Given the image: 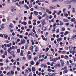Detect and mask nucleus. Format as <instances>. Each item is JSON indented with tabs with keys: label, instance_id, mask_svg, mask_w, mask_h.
I'll use <instances>...</instances> for the list:
<instances>
[{
	"label": "nucleus",
	"instance_id": "obj_1",
	"mask_svg": "<svg viewBox=\"0 0 76 76\" xmlns=\"http://www.w3.org/2000/svg\"><path fill=\"white\" fill-rule=\"evenodd\" d=\"M41 21L42 22V26H43L44 25H45V24H46V23L45 22V19H43Z\"/></svg>",
	"mask_w": 76,
	"mask_h": 76
},
{
	"label": "nucleus",
	"instance_id": "obj_2",
	"mask_svg": "<svg viewBox=\"0 0 76 76\" xmlns=\"http://www.w3.org/2000/svg\"><path fill=\"white\" fill-rule=\"evenodd\" d=\"M64 3H65V4H70V3H72V1H70L67 0V1H65L64 2Z\"/></svg>",
	"mask_w": 76,
	"mask_h": 76
},
{
	"label": "nucleus",
	"instance_id": "obj_3",
	"mask_svg": "<svg viewBox=\"0 0 76 76\" xmlns=\"http://www.w3.org/2000/svg\"><path fill=\"white\" fill-rule=\"evenodd\" d=\"M26 42V41H25L23 39H21L20 41V43L21 44H25Z\"/></svg>",
	"mask_w": 76,
	"mask_h": 76
},
{
	"label": "nucleus",
	"instance_id": "obj_4",
	"mask_svg": "<svg viewBox=\"0 0 76 76\" xmlns=\"http://www.w3.org/2000/svg\"><path fill=\"white\" fill-rule=\"evenodd\" d=\"M11 9L12 12H13L14 10L15 11L16 9H15V6H12L11 7Z\"/></svg>",
	"mask_w": 76,
	"mask_h": 76
},
{
	"label": "nucleus",
	"instance_id": "obj_5",
	"mask_svg": "<svg viewBox=\"0 0 76 76\" xmlns=\"http://www.w3.org/2000/svg\"><path fill=\"white\" fill-rule=\"evenodd\" d=\"M4 28V25L2 24V26L0 25V30H2Z\"/></svg>",
	"mask_w": 76,
	"mask_h": 76
},
{
	"label": "nucleus",
	"instance_id": "obj_6",
	"mask_svg": "<svg viewBox=\"0 0 76 76\" xmlns=\"http://www.w3.org/2000/svg\"><path fill=\"white\" fill-rule=\"evenodd\" d=\"M57 60H58V58H52L51 61H53L54 62H56V61H57Z\"/></svg>",
	"mask_w": 76,
	"mask_h": 76
},
{
	"label": "nucleus",
	"instance_id": "obj_7",
	"mask_svg": "<svg viewBox=\"0 0 76 76\" xmlns=\"http://www.w3.org/2000/svg\"><path fill=\"white\" fill-rule=\"evenodd\" d=\"M75 20H76V19L74 18L71 19V21L72 22H75Z\"/></svg>",
	"mask_w": 76,
	"mask_h": 76
},
{
	"label": "nucleus",
	"instance_id": "obj_8",
	"mask_svg": "<svg viewBox=\"0 0 76 76\" xmlns=\"http://www.w3.org/2000/svg\"><path fill=\"white\" fill-rule=\"evenodd\" d=\"M20 56H23V50H21L20 53Z\"/></svg>",
	"mask_w": 76,
	"mask_h": 76
},
{
	"label": "nucleus",
	"instance_id": "obj_9",
	"mask_svg": "<svg viewBox=\"0 0 76 76\" xmlns=\"http://www.w3.org/2000/svg\"><path fill=\"white\" fill-rule=\"evenodd\" d=\"M52 6H50V8L51 9H56V6H53V7Z\"/></svg>",
	"mask_w": 76,
	"mask_h": 76
},
{
	"label": "nucleus",
	"instance_id": "obj_10",
	"mask_svg": "<svg viewBox=\"0 0 76 76\" xmlns=\"http://www.w3.org/2000/svg\"><path fill=\"white\" fill-rule=\"evenodd\" d=\"M42 28L43 31H46V27L43 26L42 27Z\"/></svg>",
	"mask_w": 76,
	"mask_h": 76
},
{
	"label": "nucleus",
	"instance_id": "obj_11",
	"mask_svg": "<svg viewBox=\"0 0 76 76\" xmlns=\"http://www.w3.org/2000/svg\"><path fill=\"white\" fill-rule=\"evenodd\" d=\"M73 66V67H76V63H73L71 64Z\"/></svg>",
	"mask_w": 76,
	"mask_h": 76
},
{
	"label": "nucleus",
	"instance_id": "obj_12",
	"mask_svg": "<svg viewBox=\"0 0 76 76\" xmlns=\"http://www.w3.org/2000/svg\"><path fill=\"white\" fill-rule=\"evenodd\" d=\"M62 40V38L61 37H60L59 38L57 39V41H61Z\"/></svg>",
	"mask_w": 76,
	"mask_h": 76
},
{
	"label": "nucleus",
	"instance_id": "obj_13",
	"mask_svg": "<svg viewBox=\"0 0 76 76\" xmlns=\"http://www.w3.org/2000/svg\"><path fill=\"white\" fill-rule=\"evenodd\" d=\"M5 69H6V70H9L10 69V67L9 66H7V68L6 67L5 68Z\"/></svg>",
	"mask_w": 76,
	"mask_h": 76
},
{
	"label": "nucleus",
	"instance_id": "obj_14",
	"mask_svg": "<svg viewBox=\"0 0 76 76\" xmlns=\"http://www.w3.org/2000/svg\"><path fill=\"white\" fill-rule=\"evenodd\" d=\"M11 73L12 75H13L15 74V73L14 72V70H12L11 71Z\"/></svg>",
	"mask_w": 76,
	"mask_h": 76
},
{
	"label": "nucleus",
	"instance_id": "obj_15",
	"mask_svg": "<svg viewBox=\"0 0 76 76\" xmlns=\"http://www.w3.org/2000/svg\"><path fill=\"white\" fill-rule=\"evenodd\" d=\"M34 13L35 14V15L36 16H37L38 15V12L37 11H34Z\"/></svg>",
	"mask_w": 76,
	"mask_h": 76
},
{
	"label": "nucleus",
	"instance_id": "obj_16",
	"mask_svg": "<svg viewBox=\"0 0 76 76\" xmlns=\"http://www.w3.org/2000/svg\"><path fill=\"white\" fill-rule=\"evenodd\" d=\"M63 21H64V22H69V20H67V19L65 18V19H63Z\"/></svg>",
	"mask_w": 76,
	"mask_h": 76
},
{
	"label": "nucleus",
	"instance_id": "obj_17",
	"mask_svg": "<svg viewBox=\"0 0 76 76\" xmlns=\"http://www.w3.org/2000/svg\"><path fill=\"white\" fill-rule=\"evenodd\" d=\"M45 19L46 20H48L49 19V16L48 15H47L46 16Z\"/></svg>",
	"mask_w": 76,
	"mask_h": 76
},
{
	"label": "nucleus",
	"instance_id": "obj_18",
	"mask_svg": "<svg viewBox=\"0 0 76 76\" xmlns=\"http://www.w3.org/2000/svg\"><path fill=\"white\" fill-rule=\"evenodd\" d=\"M68 70H67V69L66 70H64V71H63V72L64 73V74L65 73H67V72H68Z\"/></svg>",
	"mask_w": 76,
	"mask_h": 76
},
{
	"label": "nucleus",
	"instance_id": "obj_19",
	"mask_svg": "<svg viewBox=\"0 0 76 76\" xmlns=\"http://www.w3.org/2000/svg\"><path fill=\"white\" fill-rule=\"evenodd\" d=\"M24 7L27 9H29V7H28V6L26 5V4L25 5Z\"/></svg>",
	"mask_w": 76,
	"mask_h": 76
},
{
	"label": "nucleus",
	"instance_id": "obj_20",
	"mask_svg": "<svg viewBox=\"0 0 76 76\" xmlns=\"http://www.w3.org/2000/svg\"><path fill=\"white\" fill-rule=\"evenodd\" d=\"M69 50H72L73 49V46H70L69 47Z\"/></svg>",
	"mask_w": 76,
	"mask_h": 76
},
{
	"label": "nucleus",
	"instance_id": "obj_21",
	"mask_svg": "<svg viewBox=\"0 0 76 76\" xmlns=\"http://www.w3.org/2000/svg\"><path fill=\"white\" fill-rule=\"evenodd\" d=\"M31 36L32 37H34V33L33 32L31 31Z\"/></svg>",
	"mask_w": 76,
	"mask_h": 76
},
{
	"label": "nucleus",
	"instance_id": "obj_22",
	"mask_svg": "<svg viewBox=\"0 0 76 76\" xmlns=\"http://www.w3.org/2000/svg\"><path fill=\"white\" fill-rule=\"evenodd\" d=\"M68 34H69V32L67 31H66L64 33V35L65 36V35H67Z\"/></svg>",
	"mask_w": 76,
	"mask_h": 76
},
{
	"label": "nucleus",
	"instance_id": "obj_23",
	"mask_svg": "<svg viewBox=\"0 0 76 76\" xmlns=\"http://www.w3.org/2000/svg\"><path fill=\"white\" fill-rule=\"evenodd\" d=\"M72 3H76V0H70Z\"/></svg>",
	"mask_w": 76,
	"mask_h": 76
},
{
	"label": "nucleus",
	"instance_id": "obj_24",
	"mask_svg": "<svg viewBox=\"0 0 76 76\" xmlns=\"http://www.w3.org/2000/svg\"><path fill=\"white\" fill-rule=\"evenodd\" d=\"M30 50H34V47L32 46H31L30 48Z\"/></svg>",
	"mask_w": 76,
	"mask_h": 76
},
{
	"label": "nucleus",
	"instance_id": "obj_25",
	"mask_svg": "<svg viewBox=\"0 0 76 76\" xmlns=\"http://www.w3.org/2000/svg\"><path fill=\"white\" fill-rule=\"evenodd\" d=\"M10 53L11 55H14V51H11L10 52Z\"/></svg>",
	"mask_w": 76,
	"mask_h": 76
},
{
	"label": "nucleus",
	"instance_id": "obj_26",
	"mask_svg": "<svg viewBox=\"0 0 76 76\" xmlns=\"http://www.w3.org/2000/svg\"><path fill=\"white\" fill-rule=\"evenodd\" d=\"M4 54L5 56H7V51H6V50L5 51V52L4 53Z\"/></svg>",
	"mask_w": 76,
	"mask_h": 76
},
{
	"label": "nucleus",
	"instance_id": "obj_27",
	"mask_svg": "<svg viewBox=\"0 0 76 76\" xmlns=\"http://www.w3.org/2000/svg\"><path fill=\"white\" fill-rule=\"evenodd\" d=\"M59 22L60 23L59 24L60 25L62 26L63 25V22L61 21H60Z\"/></svg>",
	"mask_w": 76,
	"mask_h": 76
},
{
	"label": "nucleus",
	"instance_id": "obj_28",
	"mask_svg": "<svg viewBox=\"0 0 76 76\" xmlns=\"http://www.w3.org/2000/svg\"><path fill=\"white\" fill-rule=\"evenodd\" d=\"M32 70L33 72H34V71H35V70H36V69L34 67H33L32 69Z\"/></svg>",
	"mask_w": 76,
	"mask_h": 76
},
{
	"label": "nucleus",
	"instance_id": "obj_29",
	"mask_svg": "<svg viewBox=\"0 0 76 76\" xmlns=\"http://www.w3.org/2000/svg\"><path fill=\"white\" fill-rule=\"evenodd\" d=\"M61 64H62V66H63L64 65V61H62V62H61Z\"/></svg>",
	"mask_w": 76,
	"mask_h": 76
},
{
	"label": "nucleus",
	"instance_id": "obj_30",
	"mask_svg": "<svg viewBox=\"0 0 76 76\" xmlns=\"http://www.w3.org/2000/svg\"><path fill=\"white\" fill-rule=\"evenodd\" d=\"M38 57L37 56L36 57H35L34 59V61H37V60H38Z\"/></svg>",
	"mask_w": 76,
	"mask_h": 76
},
{
	"label": "nucleus",
	"instance_id": "obj_31",
	"mask_svg": "<svg viewBox=\"0 0 76 76\" xmlns=\"http://www.w3.org/2000/svg\"><path fill=\"white\" fill-rule=\"evenodd\" d=\"M68 57H69V56L67 55H65L64 56V58H65V59H67V58H68Z\"/></svg>",
	"mask_w": 76,
	"mask_h": 76
},
{
	"label": "nucleus",
	"instance_id": "obj_32",
	"mask_svg": "<svg viewBox=\"0 0 76 76\" xmlns=\"http://www.w3.org/2000/svg\"><path fill=\"white\" fill-rule=\"evenodd\" d=\"M28 6L30 8H31L32 7V4H30Z\"/></svg>",
	"mask_w": 76,
	"mask_h": 76
},
{
	"label": "nucleus",
	"instance_id": "obj_33",
	"mask_svg": "<svg viewBox=\"0 0 76 76\" xmlns=\"http://www.w3.org/2000/svg\"><path fill=\"white\" fill-rule=\"evenodd\" d=\"M28 45L26 44L25 45V49H27L28 48Z\"/></svg>",
	"mask_w": 76,
	"mask_h": 76
},
{
	"label": "nucleus",
	"instance_id": "obj_34",
	"mask_svg": "<svg viewBox=\"0 0 76 76\" xmlns=\"http://www.w3.org/2000/svg\"><path fill=\"white\" fill-rule=\"evenodd\" d=\"M13 26L10 25L9 26V28L10 29V28H13Z\"/></svg>",
	"mask_w": 76,
	"mask_h": 76
},
{
	"label": "nucleus",
	"instance_id": "obj_35",
	"mask_svg": "<svg viewBox=\"0 0 76 76\" xmlns=\"http://www.w3.org/2000/svg\"><path fill=\"white\" fill-rule=\"evenodd\" d=\"M42 39H43V40L45 41H47V38H45V37H43Z\"/></svg>",
	"mask_w": 76,
	"mask_h": 76
},
{
	"label": "nucleus",
	"instance_id": "obj_36",
	"mask_svg": "<svg viewBox=\"0 0 76 76\" xmlns=\"http://www.w3.org/2000/svg\"><path fill=\"white\" fill-rule=\"evenodd\" d=\"M20 50L19 49H18L17 50V51L18 53H20Z\"/></svg>",
	"mask_w": 76,
	"mask_h": 76
},
{
	"label": "nucleus",
	"instance_id": "obj_37",
	"mask_svg": "<svg viewBox=\"0 0 76 76\" xmlns=\"http://www.w3.org/2000/svg\"><path fill=\"white\" fill-rule=\"evenodd\" d=\"M58 64H55L54 66L55 68L56 69V68H57V67H58Z\"/></svg>",
	"mask_w": 76,
	"mask_h": 76
},
{
	"label": "nucleus",
	"instance_id": "obj_38",
	"mask_svg": "<svg viewBox=\"0 0 76 76\" xmlns=\"http://www.w3.org/2000/svg\"><path fill=\"white\" fill-rule=\"evenodd\" d=\"M56 25H57V24H56V23H55L53 24V27L54 29H56V28H55V27L56 26Z\"/></svg>",
	"mask_w": 76,
	"mask_h": 76
},
{
	"label": "nucleus",
	"instance_id": "obj_39",
	"mask_svg": "<svg viewBox=\"0 0 76 76\" xmlns=\"http://www.w3.org/2000/svg\"><path fill=\"white\" fill-rule=\"evenodd\" d=\"M66 51L65 50L62 51L61 52L62 54H66Z\"/></svg>",
	"mask_w": 76,
	"mask_h": 76
},
{
	"label": "nucleus",
	"instance_id": "obj_40",
	"mask_svg": "<svg viewBox=\"0 0 76 76\" xmlns=\"http://www.w3.org/2000/svg\"><path fill=\"white\" fill-rule=\"evenodd\" d=\"M31 65H34V61H32L31 62Z\"/></svg>",
	"mask_w": 76,
	"mask_h": 76
},
{
	"label": "nucleus",
	"instance_id": "obj_41",
	"mask_svg": "<svg viewBox=\"0 0 76 76\" xmlns=\"http://www.w3.org/2000/svg\"><path fill=\"white\" fill-rule=\"evenodd\" d=\"M43 10H45L46 9L44 7H42L41 8Z\"/></svg>",
	"mask_w": 76,
	"mask_h": 76
},
{
	"label": "nucleus",
	"instance_id": "obj_42",
	"mask_svg": "<svg viewBox=\"0 0 76 76\" xmlns=\"http://www.w3.org/2000/svg\"><path fill=\"white\" fill-rule=\"evenodd\" d=\"M31 55H29L28 56V60H31Z\"/></svg>",
	"mask_w": 76,
	"mask_h": 76
},
{
	"label": "nucleus",
	"instance_id": "obj_43",
	"mask_svg": "<svg viewBox=\"0 0 76 76\" xmlns=\"http://www.w3.org/2000/svg\"><path fill=\"white\" fill-rule=\"evenodd\" d=\"M32 76V72H31L29 73V75L28 76Z\"/></svg>",
	"mask_w": 76,
	"mask_h": 76
},
{
	"label": "nucleus",
	"instance_id": "obj_44",
	"mask_svg": "<svg viewBox=\"0 0 76 76\" xmlns=\"http://www.w3.org/2000/svg\"><path fill=\"white\" fill-rule=\"evenodd\" d=\"M11 74V73H10V72H9L7 74V75H10Z\"/></svg>",
	"mask_w": 76,
	"mask_h": 76
},
{
	"label": "nucleus",
	"instance_id": "obj_45",
	"mask_svg": "<svg viewBox=\"0 0 76 76\" xmlns=\"http://www.w3.org/2000/svg\"><path fill=\"white\" fill-rule=\"evenodd\" d=\"M4 52V51L3 50H1V54H3V53Z\"/></svg>",
	"mask_w": 76,
	"mask_h": 76
},
{
	"label": "nucleus",
	"instance_id": "obj_46",
	"mask_svg": "<svg viewBox=\"0 0 76 76\" xmlns=\"http://www.w3.org/2000/svg\"><path fill=\"white\" fill-rule=\"evenodd\" d=\"M56 73H53L52 74L51 76H56V75L55 74Z\"/></svg>",
	"mask_w": 76,
	"mask_h": 76
},
{
	"label": "nucleus",
	"instance_id": "obj_47",
	"mask_svg": "<svg viewBox=\"0 0 76 76\" xmlns=\"http://www.w3.org/2000/svg\"><path fill=\"white\" fill-rule=\"evenodd\" d=\"M59 31H60L59 29H57L56 30V33H58V32H59Z\"/></svg>",
	"mask_w": 76,
	"mask_h": 76
},
{
	"label": "nucleus",
	"instance_id": "obj_48",
	"mask_svg": "<svg viewBox=\"0 0 76 76\" xmlns=\"http://www.w3.org/2000/svg\"><path fill=\"white\" fill-rule=\"evenodd\" d=\"M54 49H53V48H51L50 50V51H53L52 53H53L54 52Z\"/></svg>",
	"mask_w": 76,
	"mask_h": 76
},
{
	"label": "nucleus",
	"instance_id": "obj_49",
	"mask_svg": "<svg viewBox=\"0 0 76 76\" xmlns=\"http://www.w3.org/2000/svg\"><path fill=\"white\" fill-rule=\"evenodd\" d=\"M74 9H75V8H73V10L72 11V12H73V13H75V10Z\"/></svg>",
	"mask_w": 76,
	"mask_h": 76
},
{
	"label": "nucleus",
	"instance_id": "obj_50",
	"mask_svg": "<svg viewBox=\"0 0 76 76\" xmlns=\"http://www.w3.org/2000/svg\"><path fill=\"white\" fill-rule=\"evenodd\" d=\"M53 18V16H52V15H50V17H49L50 19H51V18Z\"/></svg>",
	"mask_w": 76,
	"mask_h": 76
},
{
	"label": "nucleus",
	"instance_id": "obj_51",
	"mask_svg": "<svg viewBox=\"0 0 76 76\" xmlns=\"http://www.w3.org/2000/svg\"><path fill=\"white\" fill-rule=\"evenodd\" d=\"M62 31H65V28L63 27L62 28Z\"/></svg>",
	"mask_w": 76,
	"mask_h": 76
},
{
	"label": "nucleus",
	"instance_id": "obj_52",
	"mask_svg": "<svg viewBox=\"0 0 76 76\" xmlns=\"http://www.w3.org/2000/svg\"><path fill=\"white\" fill-rule=\"evenodd\" d=\"M48 72H51L52 71V69H48Z\"/></svg>",
	"mask_w": 76,
	"mask_h": 76
},
{
	"label": "nucleus",
	"instance_id": "obj_53",
	"mask_svg": "<svg viewBox=\"0 0 76 76\" xmlns=\"http://www.w3.org/2000/svg\"><path fill=\"white\" fill-rule=\"evenodd\" d=\"M8 49L11 51L12 50V47H10V48H8Z\"/></svg>",
	"mask_w": 76,
	"mask_h": 76
},
{
	"label": "nucleus",
	"instance_id": "obj_54",
	"mask_svg": "<svg viewBox=\"0 0 76 76\" xmlns=\"http://www.w3.org/2000/svg\"><path fill=\"white\" fill-rule=\"evenodd\" d=\"M72 39H75V35H74L72 38Z\"/></svg>",
	"mask_w": 76,
	"mask_h": 76
},
{
	"label": "nucleus",
	"instance_id": "obj_55",
	"mask_svg": "<svg viewBox=\"0 0 76 76\" xmlns=\"http://www.w3.org/2000/svg\"><path fill=\"white\" fill-rule=\"evenodd\" d=\"M27 19V18H26V17H25L24 18V20H26Z\"/></svg>",
	"mask_w": 76,
	"mask_h": 76
},
{
	"label": "nucleus",
	"instance_id": "obj_56",
	"mask_svg": "<svg viewBox=\"0 0 76 76\" xmlns=\"http://www.w3.org/2000/svg\"><path fill=\"white\" fill-rule=\"evenodd\" d=\"M28 24L29 25H31V20L28 21Z\"/></svg>",
	"mask_w": 76,
	"mask_h": 76
},
{
	"label": "nucleus",
	"instance_id": "obj_57",
	"mask_svg": "<svg viewBox=\"0 0 76 76\" xmlns=\"http://www.w3.org/2000/svg\"><path fill=\"white\" fill-rule=\"evenodd\" d=\"M12 67L15 70V69H16V66H13Z\"/></svg>",
	"mask_w": 76,
	"mask_h": 76
},
{
	"label": "nucleus",
	"instance_id": "obj_58",
	"mask_svg": "<svg viewBox=\"0 0 76 76\" xmlns=\"http://www.w3.org/2000/svg\"><path fill=\"white\" fill-rule=\"evenodd\" d=\"M37 24V23L35 22H34L33 23V25H34V26H35V25H36Z\"/></svg>",
	"mask_w": 76,
	"mask_h": 76
},
{
	"label": "nucleus",
	"instance_id": "obj_59",
	"mask_svg": "<svg viewBox=\"0 0 76 76\" xmlns=\"http://www.w3.org/2000/svg\"><path fill=\"white\" fill-rule=\"evenodd\" d=\"M33 31L34 33V34H36V32H35V30L34 29H33Z\"/></svg>",
	"mask_w": 76,
	"mask_h": 76
},
{
	"label": "nucleus",
	"instance_id": "obj_60",
	"mask_svg": "<svg viewBox=\"0 0 76 76\" xmlns=\"http://www.w3.org/2000/svg\"><path fill=\"white\" fill-rule=\"evenodd\" d=\"M48 75L49 76H52V74L50 73H48Z\"/></svg>",
	"mask_w": 76,
	"mask_h": 76
},
{
	"label": "nucleus",
	"instance_id": "obj_61",
	"mask_svg": "<svg viewBox=\"0 0 76 76\" xmlns=\"http://www.w3.org/2000/svg\"><path fill=\"white\" fill-rule=\"evenodd\" d=\"M6 63H8V58H7L5 61Z\"/></svg>",
	"mask_w": 76,
	"mask_h": 76
},
{
	"label": "nucleus",
	"instance_id": "obj_62",
	"mask_svg": "<svg viewBox=\"0 0 76 76\" xmlns=\"http://www.w3.org/2000/svg\"><path fill=\"white\" fill-rule=\"evenodd\" d=\"M70 8H71V5H69V7H68V8L69 9H70Z\"/></svg>",
	"mask_w": 76,
	"mask_h": 76
},
{
	"label": "nucleus",
	"instance_id": "obj_63",
	"mask_svg": "<svg viewBox=\"0 0 76 76\" xmlns=\"http://www.w3.org/2000/svg\"><path fill=\"white\" fill-rule=\"evenodd\" d=\"M7 37H8V35H7L5 36V38L6 39H7Z\"/></svg>",
	"mask_w": 76,
	"mask_h": 76
},
{
	"label": "nucleus",
	"instance_id": "obj_64",
	"mask_svg": "<svg viewBox=\"0 0 76 76\" xmlns=\"http://www.w3.org/2000/svg\"><path fill=\"white\" fill-rule=\"evenodd\" d=\"M58 67H60V64H58Z\"/></svg>",
	"mask_w": 76,
	"mask_h": 76
}]
</instances>
